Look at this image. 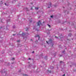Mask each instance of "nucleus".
Listing matches in <instances>:
<instances>
[{
	"instance_id": "nucleus-14",
	"label": "nucleus",
	"mask_w": 76,
	"mask_h": 76,
	"mask_svg": "<svg viewBox=\"0 0 76 76\" xmlns=\"http://www.w3.org/2000/svg\"><path fill=\"white\" fill-rule=\"evenodd\" d=\"M47 58V56H46L45 57V59H46V58Z\"/></svg>"
},
{
	"instance_id": "nucleus-3",
	"label": "nucleus",
	"mask_w": 76,
	"mask_h": 76,
	"mask_svg": "<svg viewBox=\"0 0 76 76\" xmlns=\"http://www.w3.org/2000/svg\"><path fill=\"white\" fill-rule=\"evenodd\" d=\"M22 37H24V35H25V33H23V32L22 34Z\"/></svg>"
},
{
	"instance_id": "nucleus-31",
	"label": "nucleus",
	"mask_w": 76,
	"mask_h": 76,
	"mask_svg": "<svg viewBox=\"0 0 76 76\" xmlns=\"http://www.w3.org/2000/svg\"><path fill=\"white\" fill-rule=\"evenodd\" d=\"M13 28H14V27H13Z\"/></svg>"
},
{
	"instance_id": "nucleus-7",
	"label": "nucleus",
	"mask_w": 76,
	"mask_h": 76,
	"mask_svg": "<svg viewBox=\"0 0 76 76\" xmlns=\"http://www.w3.org/2000/svg\"><path fill=\"white\" fill-rule=\"evenodd\" d=\"M23 76H28V75H26V74H23Z\"/></svg>"
},
{
	"instance_id": "nucleus-16",
	"label": "nucleus",
	"mask_w": 76,
	"mask_h": 76,
	"mask_svg": "<svg viewBox=\"0 0 76 76\" xmlns=\"http://www.w3.org/2000/svg\"><path fill=\"white\" fill-rule=\"evenodd\" d=\"M3 3L2 2V1H1V4H2Z\"/></svg>"
},
{
	"instance_id": "nucleus-12",
	"label": "nucleus",
	"mask_w": 76,
	"mask_h": 76,
	"mask_svg": "<svg viewBox=\"0 0 76 76\" xmlns=\"http://www.w3.org/2000/svg\"><path fill=\"white\" fill-rule=\"evenodd\" d=\"M55 37H56V38H57V39L58 38V37H57V36H55Z\"/></svg>"
},
{
	"instance_id": "nucleus-29",
	"label": "nucleus",
	"mask_w": 76,
	"mask_h": 76,
	"mask_svg": "<svg viewBox=\"0 0 76 76\" xmlns=\"http://www.w3.org/2000/svg\"><path fill=\"white\" fill-rule=\"evenodd\" d=\"M43 23H44V22H43Z\"/></svg>"
},
{
	"instance_id": "nucleus-27",
	"label": "nucleus",
	"mask_w": 76,
	"mask_h": 76,
	"mask_svg": "<svg viewBox=\"0 0 76 76\" xmlns=\"http://www.w3.org/2000/svg\"><path fill=\"white\" fill-rule=\"evenodd\" d=\"M31 4H33V3H31Z\"/></svg>"
},
{
	"instance_id": "nucleus-15",
	"label": "nucleus",
	"mask_w": 76,
	"mask_h": 76,
	"mask_svg": "<svg viewBox=\"0 0 76 76\" xmlns=\"http://www.w3.org/2000/svg\"><path fill=\"white\" fill-rule=\"evenodd\" d=\"M53 16H50V17L51 18H53Z\"/></svg>"
},
{
	"instance_id": "nucleus-28",
	"label": "nucleus",
	"mask_w": 76,
	"mask_h": 76,
	"mask_svg": "<svg viewBox=\"0 0 76 76\" xmlns=\"http://www.w3.org/2000/svg\"><path fill=\"white\" fill-rule=\"evenodd\" d=\"M48 8H50V7H48Z\"/></svg>"
},
{
	"instance_id": "nucleus-17",
	"label": "nucleus",
	"mask_w": 76,
	"mask_h": 76,
	"mask_svg": "<svg viewBox=\"0 0 76 76\" xmlns=\"http://www.w3.org/2000/svg\"><path fill=\"white\" fill-rule=\"evenodd\" d=\"M28 28H27V29H26V31H28Z\"/></svg>"
},
{
	"instance_id": "nucleus-13",
	"label": "nucleus",
	"mask_w": 76,
	"mask_h": 76,
	"mask_svg": "<svg viewBox=\"0 0 76 76\" xmlns=\"http://www.w3.org/2000/svg\"><path fill=\"white\" fill-rule=\"evenodd\" d=\"M31 10H33V8H32V7H31Z\"/></svg>"
},
{
	"instance_id": "nucleus-8",
	"label": "nucleus",
	"mask_w": 76,
	"mask_h": 76,
	"mask_svg": "<svg viewBox=\"0 0 76 76\" xmlns=\"http://www.w3.org/2000/svg\"><path fill=\"white\" fill-rule=\"evenodd\" d=\"M48 26H49V28H51V25H49V24H48Z\"/></svg>"
},
{
	"instance_id": "nucleus-1",
	"label": "nucleus",
	"mask_w": 76,
	"mask_h": 76,
	"mask_svg": "<svg viewBox=\"0 0 76 76\" xmlns=\"http://www.w3.org/2000/svg\"><path fill=\"white\" fill-rule=\"evenodd\" d=\"M37 26H39L40 25H41V21L39 20L38 22L37 23Z\"/></svg>"
},
{
	"instance_id": "nucleus-10",
	"label": "nucleus",
	"mask_w": 76,
	"mask_h": 76,
	"mask_svg": "<svg viewBox=\"0 0 76 76\" xmlns=\"http://www.w3.org/2000/svg\"><path fill=\"white\" fill-rule=\"evenodd\" d=\"M17 42H20V40H17Z\"/></svg>"
},
{
	"instance_id": "nucleus-26",
	"label": "nucleus",
	"mask_w": 76,
	"mask_h": 76,
	"mask_svg": "<svg viewBox=\"0 0 76 76\" xmlns=\"http://www.w3.org/2000/svg\"><path fill=\"white\" fill-rule=\"evenodd\" d=\"M31 41H32V39H31Z\"/></svg>"
},
{
	"instance_id": "nucleus-6",
	"label": "nucleus",
	"mask_w": 76,
	"mask_h": 76,
	"mask_svg": "<svg viewBox=\"0 0 76 76\" xmlns=\"http://www.w3.org/2000/svg\"><path fill=\"white\" fill-rule=\"evenodd\" d=\"M35 9H36L37 10H38V8L35 7Z\"/></svg>"
},
{
	"instance_id": "nucleus-19",
	"label": "nucleus",
	"mask_w": 76,
	"mask_h": 76,
	"mask_svg": "<svg viewBox=\"0 0 76 76\" xmlns=\"http://www.w3.org/2000/svg\"><path fill=\"white\" fill-rule=\"evenodd\" d=\"M15 34H13V36H15Z\"/></svg>"
},
{
	"instance_id": "nucleus-9",
	"label": "nucleus",
	"mask_w": 76,
	"mask_h": 76,
	"mask_svg": "<svg viewBox=\"0 0 76 76\" xmlns=\"http://www.w3.org/2000/svg\"><path fill=\"white\" fill-rule=\"evenodd\" d=\"M14 59H15V58H13L12 59V60H14Z\"/></svg>"
},
{
	"instance_id": "nucleus-4",
	"label": "nucleus",
	"mask_w": 76,
	"mask_h": 76,
	"mask_svg": "<svg viewBox=\"0 0 76 76\" xmlns=\"http://www.w3.org/2000/svg\"><path fill=\"white\" fill-rule=\"evenodd\" d=\"M68 35L69 37H71V36H72V34H69Z\"/></svg>"
},
{
	"instance_id": "nucleus-18",
	"label": "nucleus",
	"mask_w": 76,
	"mask_h": 76,
	"mask_svg": "<svg viewBox=\"0 0 76 76\" xmlns=\"http://www.w3.org/2000/svg\"><path fill=\"white\" fill-rule=\"evenodd\" d=\"M62 62H63L62 61H60V63H62Z\"/></svg>"
},
{
	"instance_id": "nucleus-20",
	"label": "nucleus",
	"mask_w": 76,
	"mask_h": 76,
	"mask_svg": "<svg viewBox=\"0 0 76 76\" xmlns=\"http://www.w3.org/2000/svg\"><path fill=\"white\" fill-rule=\"evenodd\" d=\"M46 42H47V44H48V42L47 41H46Z\"/></svg>"
},
{
	"instance_id": "nucleus-2",
	"label": "nucleus",
	"mask_w": 76,
	"mask_h": 76,
	"mask_svg": "<svg viewBox=\"0 0 76 76\" xmlns=\"http://www.w3.org/2000/svg\"><path fill=\"white\" fill-rule=\"evenodd\" d=\"M35 37L37 38V37H38V39H39V38H40V37L39 36V35H36L35 36Z\"/></svg>"
},
{
	"instance_id": "nucleus-22",
	"label": "nucleus",
	"mask_w": 76,
	"mask_h": 76,
	"mask_svg": "<svg viewBox=\"0 0 76 76\" xmlns=\"http://www.w3.org/2000/svg\"><path fill=\"white\" fill-rule=\"evenodd\" d=\"M5 4L6 5V6H7V5H6V3H5Z\"/></svg>"
},
{
	"instance_id": "nucleus-11",
	"label": "nucleus",
	"mask_w": 76,
	"mask_h": 76,
	"mask_svg": "<svg viewBox=\"0 0 76 76\" xmlns=\"http://www.w3.org/2000/svg\"><path fill=\"white\" fill-rule=\"evenodd\" d=\"M23 38H24V39H26V37H23Z\"/></svg>"
},
{
	"instance_id": "nucleus-24",
	"label": "nucleus",
	"mask_w": 76,
	"mask_h": 76,
	"mask_svg": "<svg viewBox=\"0 0 76 76\" xmlns=\"http://www.w3.org/2000/svg\"><path fill=\"white\" fill-rule=\"evenodd\" d=\"M28 60H31V58H28Z\"/></svg>"
},
{
	"instance_id": "nucleus-30",
	"label": "nucleus",
	"mask_w": 76,
	"mask_h": 76,
	"mask_svg": "<svg viewBox=\"0 0 76 76\" xmlns=\"http://www.w3.org/2000/svg\"><path fill=\"white\" fill-rule=\"evenodd\" d=\"M36 41H37V42H38V41H37V40Z\"/></svg>"
},
{
	"instance_id": "nucleus-5",
	"label": "nucleus",
	"mask_w": 76,
	"mask_h": 76,
	"mask_svg": "<svg viewBox=\"0 0 76 76\" xmlns=\"http://www.w3.org/2000/svg\"><path fill=\"white\" fill-rule=\"evenodd\" d=\"M49 5H50V7H51V2H50Z\"/></svg>"
},
{
	"instance_id": "nucleus-21",
	"label": "nucleus",
	"mask_w": 76,
	"mask_h": 76,
	"mask_svg": "<svg viewBox=\"0 0 76 76\" xmlns=\"http://www.w3.org/2000/svg\"><path fill=\"white\" fill-rule=\"evenodd\" d=\"M65 76V74H64L63 75H62V76Z\"/></svg>"
},
{
	"instance_id": "nucleus-25",
	"label": "nucleus",
	"mask_w": 76,
	"mask_h": 76,
	"mask_svg": "<svg viewBox=\"0 0 76 76\" xmlns=\"http://www.w3.org/2000/svg\"><path fill=\"white\" fill-rule=\"evenodd\" d=\"M32 22V20L30 21V22Z\"/></svg>"
},
{
	"instance_id": "nucleus-23",
	"label": "nucleus",
	"mask_w": 76,
	"mask_h": 76,
	"mask_svg": "<svg viewBox=\"0 0 76 76\" xmlns=\"http://www.w3.org/2000/svg\"><path fill=\"white\" fill-rule=\"evenodd\" d=\"M32 53H34V51H33L32 52Z\"/></svg>"
}]
</instances>
